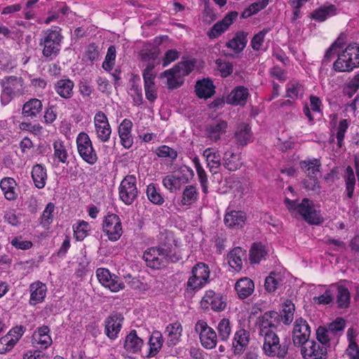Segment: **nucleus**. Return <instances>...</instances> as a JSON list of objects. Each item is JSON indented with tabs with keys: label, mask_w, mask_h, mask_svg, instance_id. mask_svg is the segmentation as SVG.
Instances as JSON below:
<instances>
[{
	"label": "nucleus",
	"mask_w": 359,
	"mask_h": 359,
	"mask_svg": "<svg viewBox=\"0 0 359 359\" xmlns=\"http://www.w3.org/2000/svg\"><path fill=\"white\" fill-rule=\"evenodd\" d=\"M228 127L227 122L224 120H217L206 127V133L208 137L217 142L220 140L221 136L226 133Z\"/></svg>",
	"instance_id": "21"
},
{
	"label": "nucleus",
	"mask_w": 359,
	"mask_h": 359,
	"mask_svg": "<svg viewBox=\"0 0 359 359\" xmlns=\"http://www.w3.org/2000/svg\"><path fill=\"white\" fill-rule=\"evenodd\" d=\"M133 123L129 119L125 118L121 123L118 128V133L121 139V143L123 147L129 149L133 144V137L131 135V129Z\"/></svg>",
	"instance_id": "22"
},
{
	"label": "nucleus",
	"mask_w": 359,
	"mask_h": 359,
	"mask_svg": "<svg viewBox=\"0 0 359 359\" xmlns=\"http://www.w3.org/2000/svg\"><path fill=\"white\" fill-rule=\"evenodd\" d=\"M281 283L280 275L275 272H271L269 276L265 279L264 287L267 292H273Z\"/></svg>",
	"instance_id": "52"
},
{
	"label": "nucleus",
	"mask_w": 359,
	"mask_h": 359,
	"mask_svg": "<svg viewBox=\"0 0 359 359\" xmlns=\"http://www.w3.org/2000/svg\"><path fill=\"white\" fill-rule=\"evenodd\" d=\"M142 258L147 266L154 269H161L170 262L175 263L182 259L171 245L166 244L148 248L144 251Z\"/></svg>",
	"instance_id": "2"
},
{
	"label": "nucleus",
	"mask_w": 359,
	"mask_h": 359,
	"mask_svg": "<svg viewBox=\"0 0 359 359\" xmlns=\"http://www.w3.org/2000/svg\"><path fill=\"white\" fill-rule=\"evenodd\" d=\"M2 93L1 102L4 105L8 104L15 94L21 93L23 89V79L14 76H9L1 81Z\"/></svg>",
	"instance_id": "9"
},
{
	"label": "nucleus",
	"mask_w": 359,
	"mask_h": 359,
	"mask_svg": "<svg viewBox=\"0 0 359 359\" xmlns=\"http://www.w3.org/2000/svg\"><path fill=\"white\" fill-rule=\"evenodd\" d=\"M314 303L317 304H329L334 302V287L330 285L323 294L313 297Z\"/></svg>",
	"instance_id": "56"
},
{
	"label": "nucleus",
	"mask_w": 359,
	"mask_h": 359,
	"mask_svg": "<svg viewBox=\"0 0 359 359\" xmlns=\"http://www.w3.org/2000/svg\"><path fill=\"white\" fill-rule=\"evenodd\" d=\"M177 75H178V72L172 67L161 73V78H166L168 88L174 89L180 87L181 85L175 79Z\"/></svg>",
	"instance_id": "57"
},
{
	"label": "nucleus",
	"mask_w": 359,
	"mask_h": 359,
	"mask_svg": "<svg viewBox=\"0 0 359 359\" xmlns=\"http://www.w3.org/2000/svg\"><path fill=\"white\" fill-rule=\"evenodd\" d=\"M334 293H336V303L339 309H347L351 303V294L348 289L340 284H334Z\"/></svg>",
	"instance_id": "27"
},
{
	"label": "nucleus",
	"mask_w": 359,
	"mask_h": 359,
	"mask_svg": "<svg viewBox=\"0 0 359 359\" xmlns=\"http://www.w3.org/2000/svg\"><path fill=\"white\" fill-rule=\"evenodd\" d=\"M234 137L237 144L241 146L246 145L251 137L250 128L249 126L246 123L241 124L238 127Z\"/></svg>",
	"instance_id": "43"
},
{
	"label": "nucleus",
	"mask_w": 359,
	"mask_h": 359,
	"mask_svg": "<svg viewBox=\"0 0 359 359\" xmlns=\"http://www.w3.org/2000/svg\"><path fill=\"white\" fill-rule=\"evenodd\" d=\"M62 39L60 29H48L43 31L39 41V46L43 48V56L50 60L55 58L60 53Z\"/></svg>",
	"instance_id": "3"
},
{
	"label": "nucleus",
	"mask_w": 359,
	"mask_h": 359,
	"mask_svg": "<svg viewBox=\"0 0 359 359\" xmlns=\"http://www.w3.org/2000/svg\"><path fill=\"white\" fill-rule=\"evenodd\" d=\"M330 334L332 333L327 328L322 326L319 327L316 330V337L318 341V343L327 348L330 346Z\"/></svg>",
	"instance_id": "60"
},
{
	"label": "nucleus",
	"mask_w": 359,
	"mask_h": 359,
	"mask_svg": "<svg viewBox=\"0 0 359 359\" xmlns=\"http://www.w3.org/2000/svg\"><path fill=\"white\" fill-rule=\"evenodd\" d=\"M215 86L212 80L203 79L196 82L195 92L199 98L208 99L211 97L215 93Z\"/></svg>",
	"instance_id": "24"
},
{
	"label": "nucleus",
	"mask_w": 359,
	"mask_h": 359,
	"mask_svg": "<svg viewBox=\"0 0 359 359\" xmlns=\"http://www.w3.org/2000/svg\"><path fill=\"white\" fill-rule=\"evenodd\" d=\"M74 82L69 79H62L54 84L55 92L64 99H69L73 96Z\"/></svg>",
	"instance_id": "28"
},
{
	"label": "nucleus",
	"mask_w": 359,
	"mask_h": 359,
	"mask_svg": "<svg viewBox=\"0 0 359 359\" xmlns=\"http://www.w3.org/2000/svg\"><path fill=\"white\" fill-rule=\"evenodd\" d=\"M156 64L154 62L147 63L146 67L143 70V79L144 84L154 83V79L156 78V74L154 72Z\"/></svg>",
	"instance_id": "63"
},
{
	"label": "nucleus",
	"mask_w": 359,
	"mask_h": 359,
	"mask_svg": "<svg viewBox=\"0 0 359 359\" xmlns=\"http://www.w3.org/2000/svg\"><path fill=\"white\" fill-rule=\"evenodd\" d=\"M222 165L229 171H236L241 168L243 162L240 153L227 150L224 153Z\"/></svg>",
	"instance_id": "23"
},
{
	"label": "nucleus",
	"mask_w": 359,
	"mask_h": 359,
	"mask_svg": "<svg viewBox=\"0 0 359 359\" xmlns=\"http://www.w3.org/2000/svg\"><path fill=\"white\" fill-rule=\"evenodd\" d=\"M192 276L189 278L187 288L196 291L200 290L208 283L210 269L207 264L200 262L191 270Z\"/></svg>",
	"instance_id": "8"
},
{
	"label": "nucleus",
	"mask_w": 359,
	"mask_h": 359,
	"mask_svg": "<svg viewBox=\"0 0 359 359\" xmlns=\"http://www.w3.org/2000/svg\"><path fill=\"white\" fill-rule=\"evenodd\" d=\"M246 220V215L243 211L231 210L224 217V224L229 228L241 227Z\"/></svg>",
	"instance_id": "31"
},
{
	"label": "nucleus",
	"mask_w": 359,
	"mask_h": 359,
	"mask_svg": "<svg viewBox=\"0 0 359 359\" xmlns=\"http://www.w3.org/2000/svg\"><path fill=\"white\" fill-rule=\"evenodd\" d=\"M95 130L97 139L102 142L109 140L111 134V128L107 115L102 111H98L94 116Z\"/></svg>",
	"instance_id": "13"
},
{
	"label": "nucleus",
	"mask_w": 359,
	"mask_h": 359,
	"mask_svg": "<svg viewBox=\"0 0 359 359\" xmlns=\"http://www.w3.org/2000/svg\"><path fill=\"white\" fill-rule=\"evenodd\" d=\"M336 14V8L334 5L323 6L318 10L315 11L311 14V17L316 21L323 22L328 17H331Z\"/></svg>",
	"instance_id": "49"
},
{
	"label": "nucleus",
	"mask_w": 359,
	"mask_h": 359,
	"mask_svg": "<svg viewBox=\"0 0 359 359\" xmlns=\"http://www.w3.org/2000/svg\"><path fill=\"white\" fill-rule=\"evenodd\" d=\"M163 343L162 334L159 331H154L149 340V351L147 356L156 355L161 349Z\"/></svg>",
	"instance_id": "41"
},
{
	"label": "nucleus",
	"mask_w": 359,
	"mask_h": 359,
	"mask_svg": "<svg viewBox=\"0 0 359 359\" xmlns=\"http://www.w3.org/2000/svg\"><path fill=\"white\" fill-rule=\"evenodd\" d=\"M267 255L266 248L262 243H254L250 250V260L252 264H258L265 259Z\"/></svg>",
	"instance_id": "44"
},
{
	"label": "nucleus",
	"mask_w": 359,
	"mask_h": 359,
	"mask_svg": "<svg viewBox=\"0 0 359 359\" xmlns=\"http://www.w3.org/2000/svg\"><path fill=\"white\" fill-rule=\"evenodd\" d=\"M238 15V12L231 11L228 13L224 18L215 23L211 29L208 32L210 39H215L229 29L230 25L236 20Z\"/></svg>",
	"instance_id": "17"
},
{
	"label": "nucleus",
	"mask_w": 359,
	"mask_h": 359,
	"mask_svg": "<svg viewBox=\"0 0 359 359\" xmlns=\"http://www.w3.org/2000/svg\"><path fill=\"white\" fill-rule=\"evenodd\" d=\"M16 185L15 180L11 177H5L1 180L0 187L7 200L14 201L17 198Z\"/></svg>",
	"instance_id": "38"
},
{
	"label": "nucleus",
	"mask_w": 359,
	"mask_h": 359,
	"mask_svg": "<svg viewBox=\"0 0 359 359\" xmlns=\"http://www.w3.org/2000/svg\"><path fill=\"white\" fill-rule=\"evenodd\" d=\"M143 345V340L137 335L135 330H132L126 337L124 348L130 353H137Z\"/></svg>",
	"instance_id": "39"
},
{
	"label": "nucleus",
	"mask_w": 359,
	"mask_h": 359,
	"mask_svg": "<svg viewBox=\"0 0 359 359\" xmlns=\"http://www.w3.org/2000/svg\"><path fill=\"white\" fill-rule=\"evenodd\" d=\"M203 156L206 159L210 172L216 174L217 169L222 165L221 156L219 152L212 148H207L203 151Z\"/></svg>",
	"instance_id": "29"
},
{
	"label": "nucleus",
	"mask_w": 359,
	"mask_h": 359,
	"mask_svg": "<svg viewBox=\"0 0 359 359\" xmlns=\"http://www.w3.org/2000/svg\"><path fill=\"white\" fill-rule=\"evenodd\" d=\"M359 66V46L353 43L348 46L345 50L339 54L337 60L333 64L336 72H351Z\"/></svg>",
	"instance_id": "5"
},
{
	"label": "nucleus",
	"mask_w": 359,
	"mask_h": 359,
	"mask_svg": "<svg viewBox=\"0 0 359 359\" xmlns=\"http://www.w3.org/2000/svg\"><path fill=\"white\" fill-rule=\"evenodd\" d=\"M103 231L111 241H116L121 236L123 231L119 217L115 214H108L102 224Z\"/></svg>",
	"instance_id": "12"
},
{
	"label": "nucleus",
	"mask_w": 359,
	"mask_h": 359,
	"mask_svg": "<svg viewBox=\"0 0 359 359\" xmlns=\"http://www.w3.org/2000/svg\"><path fill=\"white\" fill-rule=\"evenodd\" d=\"M146 194L149 201L154 205H161L165 202L159 189L154 183H151L147 187Z\"/></svg>",
	"instance_id": "45"
},
{
	"label": "nucleus",
	"mask_w": 359,
	"mask_h": 359,
	"mask_svg": "<svg viewBox=\"0 0 359 359\" xmlns=\"http://www.w3.org/2000/svg\"><path fill=\"white\" fill-rule=\"evenodd\" d=\"M255 289L253 281L248 278L238 280L235 285V290L241 299H245L252 294Z\"/></svg>",
	"instance_id": "33"
},
{
	"label": "nucleus",
	"mask_w": 359,
	"mask_h": 359,
	"mask_svg": "<svg viewBox=\"0 0 359 359\" xmlns=\"http://www.w3.org/2000/svg\"><path fill=\"white\" fill-rule=\"evenodd\" d=\"M250 341V332L244 329H240L234 334L232 341L231 350L235 355H242Z\"/></svg>",
	"instance_id": "19"
},
{
	"label": "nucleus",
	"mask_w": 359,
	"mask_h": 359,
	"mask_svg": "<svg viewBox=\"0 0 359 359\" xmlns=\"http://www.w3.org/2000/svg\"><path fill=\"white\" fill-rule=\"evenodd\" d=\"M54 151V158L57 162L67 163L68 159V152L66 146L61 140H55L53 144Z\"/></svg>",
	"instance_id": "47"
},
{
	"label": "nucleus",
	"mask_w": 359,
	"mask_h": 359,
	"mask_svg": "<svg viewBox=\"0 0 359 359\" xmlns=\"http://www.w3.org/2000/svg\"><path fill=\"white\" fill-rule=\"evenodd\" d=\"M304 93L303 86L298 83H290L287 84V97L294 100L301 96Z\"/></svg>",
	"instance_id": "62"
},
{
	"label": "nucleus",
	"mask_w": 359,
	"mask_h": 359,
	"mask_svg": "<svg viewBox=\"0 0 359 359\" xmlns=\"http://www.w3.org/2000/svg\"><path fill=\"white\" fill-rule=\"evenodd\" d=\"M305 359H323L327 355V348L314 341H307L302 348Z\"/></svg>",
	"instance_id": "18"
},
{
	"label": "nucleus",
	"mask_w": 359,
	"mask_h": 359,
	"mask_svg": "<svg viewBox=\"0 0 359 359\" xmlns=\"http://www.w3.org/2000/svg\"><path fill=\"white\" fill-rule=\"evenodd\" d=\"M348 128V122L346 119H343L339 121L336 134L337 145L339 147H341L344 145V136Z\"/></svg>",
	"instance_id": "61"
},
{
	"label": "nucleus",
	"mask_w": 359,
	"mask_h": 359,
	"mask_svg": "<svg viewBox=\"0 0 359 359\" xmlns=\"http://www.w3.org/2000/svg\"><path fill=\"white\" fill-rule=\"evenodd\" d=\"M202 303L210 305L212 309L217 311H223L226 307V302L223 297L212 290L206 292L203 297Z\"/></svg>",
	"instance_id": "25"
},
{
	"label": "nucleus",
	"mask_w": 359,
	"mask_h": 359,
	"mask_svg": "<svg viewBox=\"0 0 359 359\" xmlns=\"http://www.w3.org/2000/svg\"><path fill=\"white\" fill-rule=\"evenodd\" d=\"M245 257V251L241 248L237 247L230 251L227 255L229 266L236 271H239L243 267V259Z\"/></svg>",
	"instance_id": "32"
},
{
	"label": "nucleus",
	"mask_w": 359,
	"mask_h": 359,
	"mask_svg": "<svg viewBox=\"0 0 359 359\" xmlns=\"http://www.w3.org/2000/svg\"><path fill=\"white\" fill-rule=\"evenodd\" d=\"M295 307L290 300H286L278 318L286 325H290L294 319Z\"/></svg>",
	"instance_id": "46"
},
{
	"label": "nucleus",
	"mask_w": 359,
	"mask_h": 359,
	"mask_svg": "<svg viewBox=\"0 0 359 359\" xmlns=\"http://www.w3.org/2000/svg\"><path fill=\"white\" fill-rule=\"evenodd\" d=\"M55 210V205L52 203L47 204L45 210H43L42 215L40 218V224L44 228L48 229L50 224L53 222V212Z\"/></svg>",
	"instance_id": "53"
},
{
	"label": "nucleus",
	"mask_w": 359,
	"mask_h": 359,
	"mask_svg": "<svg viewBox=\"0 0 359 359\" xmlns=\"http://www.w3.org/2000/svg\"><path fill=\"white\" fill-rule=\"evenodd\" d=\"M29 291V302L32 305H36L43 301L46 295L47 287L44 283L37 281L30 285Z\"/></svg>",
	"instance_id": "26"
},
{
	"label": "nucleus",
	"mask_w": 359,
	"mask_h": 359,
	"mask_svg": "<svg viewBox=\"0 0 359 359\" xmlns=\"http://www.w3.org/2000/svg\"><path fill=\"white\" fill-rule=\"evenodd\" d=\"M311 334L310 327L302 318L296 319L292 332V340L294 345H304Z\"/></svg>",
	"instance_id": "15"
},
{
	"label": "nucleus",
	"mask_w": 359,
	"mask_h": 359,
	"mask_svg": "<svg viewBox=\"0 0 359 359\" xmlns=\"http://www.w3.org/2000/svg\"><path fill=\"white\" fill-rule=\"evenodd\" d=\"M279 314L274 311L264 313L259 318V333L264 338L263 351L269 357L285 358L288 352L289 340L280 343V339L273 330Z\"/></svg>",
	"instance_id": "1"
},
{
	"label": "nucleus",
	"mask_w": 359,
	"mask_h": 359,
	"mask_svg": "<svg viewBox=\"0 0 359 359\" xmlns=\"http://www.w3.org/2000/svg\"><path fill=\"white\" fill-rule=\"evenodd\" d=\"M155 154L159 158H168L171 161H173L177 157V151L167 145H161L157 147Z\"/></svg>",
	"instance_id": "54"
},
{
	"label": "nucleus",
	"mask_w": 359,
	"mask_h": 359,
	"mask_svg": "<svg viewBox=\"0 0 359 359\" xmlns=\"http://www.w3.org/2000/svg\"><path fill=\"white\" fill-rule=\"evenodd\" d=\"M284 203L291 212L299 213L304 219L312 224H318L321 222L320 217L314 208L313 203L308 198H304L301 203L296 200L286 198Z\"/></svg>",
	"instance_id": "4"
},
{
	"label": "nucleus",
	"mask_w": 359,
	"mask_h": 359,
	"mask_svg": "<svg viewBox=\"0 0 359 359\" xmlns=\"http://www.w3.org/2000/svg\"><path fill=\"white\" fill-rule=\"evenodd\" d=\"M78 152L81 158L90 165H94L98 159L97 153L93 147L89 135L80 133L76 137Z\"/></svg>",
	"instance_id": "7"
},
{
	"label": "nucleus",
	"mask_w": 359,
	"mask_h": 359,
	"mask_svg": "<svg viewBox=\"0 0 359 359\" xmlns=\"http://www.w3.org/2000/svg\"><path fill=\"white\" fill-rule=\"evenodd\" d=\"M96 276L99 282L103 286L108 287L111 292H116L124 287V284L120 278L115 275H111L107 269H97Z\"/></svg>",
	"instance_id": "14"
},
{
	"label": "nucleus",
	"mask_w": 359,
	"mask_h": 359,
	"mask_svg": "<svg viewBox=\"0 0 359 359\" xmlns=\"http://www.w3.org/2000/svg\"><path fill=\"white\" fill-rule=\"evenodd\" d=\"M136 182V177L134 175H127L120 184L119 197L126 205H131L137 196Z\"/></svg>",
	"instance_id": "11"
},
{
	"label": "nucleus",
	"mask_w": 359,
	"mask_h": 359,
	"mask_svg": "<svg viewBox=\"0 0 359 359\" xmlns=\"http://www.w3.org/2000/svg\"><path fill=\"white\" fill-rule=\"evenodd\" d=\"M246 42L245 34L238 33L226 43V46L236 52H241L245 47Z\"/></svg>",
	"instance_id": "51"
},
{
	"label": "nucleus",
	"mask_w": 359,
	"mask_h": 359,
	"mask_svg": "<svg viewBox=\"0 0 359 359\" xmlns=\"http://www.w3.org/2000/svg\"><path fill=\"white\" fill-rule=\"evenodd\" d=\"M47 172L45 167L41 164H36L33 166L32 170V178L34 185L38 189H43L47 180Z\"/></svg>",
	"instance_id": "37"
},
{
	"label": "nucleus",
	"mask_w": 359,
	"mask_h": 359,
	"mask_svg": "<svg viewBox=\"0 0 359 359\" xmlns=\"http://www.w3.org/2000/svg\"><path fill=\"white\" fill-rule=\"evenodd\" d=\"M343 177L345 182L346 196L351 199L353 197L356 183L353 169L351 166L348 165L346 167V172Z\"/></svg>",
	"instance_id": "42"
},
{
	"label": "nucleus",
	"mask_w": 359,
	"mask_h": 359,
	"mask_svg": "<svg viewBox=\"0 0 359 359\" xmlns=\"http://www.w3.org/2000/svg\"><path fill=\"white\" fill-rule=\"evenodd\" d=\"M49 332L50 329L48 326L44 325L39 327L32 335V345L37 348H47L52 344V339Z\"/></svg>",
	"instance_id": "20"
},
{
	"label": "nucleus",
	"mask_w": 359,
	"mask_h": 359,
	"mask_svg": "<svg viewBox=\"0 0 359 359\" xmlns=\"http://www.w3.org/2000/svg\"><path fill=\"white\" fill-rule=\"evenodd\" d=\"M198 198V192L194 185H187L182 194V198L180 202L182 206H191L194 204Z\"/></svg>",
	"instance_id": "36"
},
{
	"label": "nucleus",
	"mask_w": 359,
	"mask_h": 359,
	"mask_svg": "<svg viewBox=\"0 0 359 359\" xmlns=\"http://www.w3.org/2000/svg\"><path fill=\"white\" fill-rule=\"evenodd\" d=\"M180 174L168 175L163 178V187L170 192L180 190L183 184H187L194 175V170L183 165L180 168Z\"/></svg>",
	"instance_id": "6"
},
{
	"label": "nucleus",
	"mask_w": 359,
	"mask_h": 359,
	"mask_svg": "<svg viewBox=\"0 0 359 359\" xmlns=\"http://www.w3.org/2000/svg\"><path fill=\"white\" fill-rule=\"evenodd\" d=\"M300 168L306 174L308 177H313L320 172L321 163L318 158H311L302 161L299 163Z\"/></svg>",
	"instance_id": "40"
},
{
	"label": "nucleus",
	"mask_w": 359,
	"mask_h": 359,
	"mask_svg": "<svg viewBox=\"0 0 359 359\" xmlns=\"http://www.w3.org/2000/svg\"><path fill=\"white\" fill-rule=\"evenodd\" d=\"M270 31L269 28L263 29L262 31L255 34L252 41L251 46L254 50H260L266 34Z\"/></svg>",
	"instance_id": "64"
},
{
	"label": "nucleus",
	"mask_w": 359,
	"mask_h": 359,
	"mask_svg": "<svg viewBox=\"0 0 359 359\" xmlns=\"http://www.w3.org/2000/svg\"><path fill=\"white\" fill-rule=\"evenodd\" d=\"M217 331L219 339L222 341H227L231 332L229 319L223 318L220 320L217 325Z\"/></svg>",
	"instance_id": "58"
},
{
	"label": "nucleus",
	"mask_w": 359,
	"mask_h": 359,
	"mask_svg": "<svg viewBox=\"0 0 359 359\" xmlns=\"http://www.w3.org/2000/svg\"><path fill=\"white\" fill-rule=\"evenodd\" d=\"M196 60L190 59L181 61L173 68L178 72V76H186L189 74L195 68Z\"/></svg>",
	"instance_id": "50"
},
{
	"label": "nucleus",
	"mask_w": 359,
	"mask_h": 359,
	"mask_svg": "<svg viewBox=\"0 0 359 359\" xmlns=\"http://www.w3.org/2000/svg\"><path fill=\"white\" fill-rule=\"evenodd\" d=\"M193 163L194 164V167L197 172V175L202 188V191L203 193L206 194L208 192V180L207 174L203 168L202 167L199 158L197 156L194 158Z\"/></svg>",
	"instance_id": "48"
},
{
	"label": "nucleus",
	"mask_w": 359,
	"mask_h": 359,
	"mask_svg": "<svg viewBox=\"0 0 359 359\" xmlns=\"http://www.w3.org/2000/svg\"><path fill=\"white\" fill-rule=\"evenodd\" d=\"M116 57V50L114 46H110L107 52L104 61L102 63V68L107 72L113 69Z\"/></svg>",
	"instance_id": "55"
},
{
	"label": "nucleus",
	"mask_w": 359,
	"mask_h": 359,
	"mask_svg": "<svg viewBox=\"0 0 359 359\" xmlns=\"http://www.w3.org/2000/svg\"><path fill=\"white\" fill-rule=\"evenodd\" d=\"M182 324L178 321H175L167 325L165 332L167 334L168 341L170 345H176L179 343L182 337Z\"/></svg>",
	"instance_id": "34"
},
{
	"label": "nucleus",
	"mask_w": 359,
	"mask_h": 359,
	"mask_svg": "<svg viewBox=\"0 0 359 359\" xmlns=\"http://www.w3.org/2000/svg\"><path fill=\"white\" fill-rule=\"evenodd\" d=\"M249 95L248 89L244 86L235 88L229 96V103L233 105L244 106Z\"/></svg>",
	"instance_id": "35"
},
{
	"label": "nucleus",
	"mask_w": 359,
	"mask_h": 359,
	"mask_svg": "<svg viewBox=\"0 0 359 359\" xmlns=\"http://www.w3.org/2000/svg\"><path fill=\"white\" fill-rule=\"evenodd\" d=\"M159 55V50L157 48H152L151 49L142 50L140 53V57L142 62H147V63H155V60L158 58Z\"/></svg>",
	"instance_id": "59"
},
{
	"label": "nucleus",
	"mask_w": 359,
	"mask_h": 359,
	"mask_svg": "<svg viewBox=\"0 0 359 359\" xmlns=\"http://www.w3.org/2000/svg\"><path fill=\"white\" fill-rule=\"evenodd\" d=\"M194 330L198 334L201 344L205 348L212 349L216 347L217 343V334L205 320H200L197 321Z\"/></svg>",
	"instance_id": "10"
},
{
	"label": "nucleus",
	"mask_w": 359,
	"mask_h": 359,
	"mask_svg": "<svg viewBox=\"0 0 359 359\" xmlns=\"http://www.w3.org/2000/svg\"><path fill=\"white\" fill-rule=\"evenodd\" d=\"M42 108L43 104L40 100L32 98L23 104L22 114L25 117L34 118L41 113Z\"/></svg>",
	"instance_id": "30"
},
{
	"label": "nucleus",
	"mask_w": 359,
	"mask_h": 359,
	"mask_svg": "<svg viewBox=\"0 0 359 359\" xmlns=\"http://www.w3.org/2000/svg\"><path fill=\"white\" fill-rule=\"evenodd\" d=\"M123 317L121 314L115 313L108 316L104 320V332L105 334L111 340L118 337L120 332Z\"/></svg>",
	"instance_id": "16"
}]
</instances>
